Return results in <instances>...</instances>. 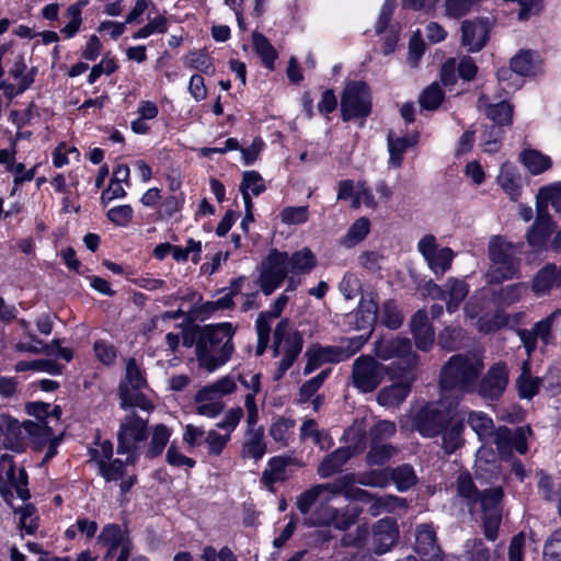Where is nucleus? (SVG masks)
<instances>
[{"instance_id": "cd10ccee", "label": "nucleus", "mask_w": 561, "mask_h": 561, "mask_svg": "<svg viewBox=\"0 0 561 561\" xmlns=\"http://www.w3.org/2000/svg\"><path fill=\"white\" fill-rule=\"evenodd\" d=\"M413 379L414 377L411 371H405L398 382H393L391 386L385 387L378 392V403L387 408L401 404L410 393Z\"/></svg>"}, {"instance_id": "393cba45", "label": "nucleus", "mask_w": 561, "mask_h": 561, "mask_svg": "<svg viewBox=\"0 0 561 561\" xmlns=\"http://www.w3.org/2000/svg\"><path fill=\"white\" fill-rule=\"evenodd\" d=\"M461 45L476 53L484 47L489 39L490 25L484 20H468L461 25Z\"/></svg>"}, {"instance_id": "8fccbe9b", "label": "nucleus", "mask_w": 561, "mask_h": 561, "mask_svg": "<svg viewBox=\"0 0 561 561\" xmlns=\"http://www.w3.org/2000/svg\"><path fill=\"white\" fill-rule=\"evenodd\" d=\"M468 424L478 437L488 442L489 439L495 440L494 424L491 417L483 412H471L468 416Z\"/></svg>"}, {"instance_id": "79ce46f5", "label": "nucleus", "mask_w": 561, "mask_h": 561, "mask_svg": "<svg viewBox=\"0 0 561 561\" xmlns=\"http://www.w3.org/2000/svg\"><path fill=\"white\" fill-rule=\"evenodd\" d=\"M561 284V271L554 265H546L534 277L531 288L536 295H545Z\"/></svg>"}, {"instance_id": "052dcab7", "label": "nucleus", "mask_w": 561, "mask_h": 561, "mask_svg": "<svg viewBox=\"0 0 561 561\" xmlns=\"http://www.w3.org/2000/svg\"><path fill=\"white\" fill-rule=\"evenodd\" d=\"M172 431L163 424L152 428V435L148 447V455L156 457L162 453L171 437Z\"/></svg>"}, {"instance_id": "0eeeda50", "label": "nucleus", "mask_w": 561, "mask_h": 561, "mask_svg": "<svg viewBox=\"0 0 561 561\" xmlns=\"http://www.w3.org/2000/svg\"><path fill=\"white\" fill-rule=\"evenodd\" d=\"M117 450L126 455V461L134 463L138 448L147 439V421L135 414H128L122 421L117 434Z\"/></svg>"}, {"instance_id": "864d4df0", "label": "nucleus", "mask_w": 561, "mask_h": 561, "mask_svg": "<svg viewBox=\"0 0 561 561\" xmlns=\"http://www.w3.org/2000/svg\"><path fill=\"white\" fill-rule=\"evenodd\" d=\"M540 385V379L530 375L529 363L524 362L520 376L516 380L518 394L524 399H530L538 392Z\"/></svg>"}, {"instance_id": "f257e3e1", "label": "nucleus", "mask_w": 561, "mask_h": 561, "mask_svg": "<svg viewBox=\"0 0 561 561\" xmlns=\"http://www.w3.org/2000/svg\"><path fill=\"white\" fill-rule=\"evenodd\" d=\"M482 369L483 363L478 356H453L442 370V400L454 404L459 400L461 393L476 391L477 378Z\"/></svg>"}, {"instance_id": "4468645a", "label": "nucleus", "mask_w": 561, "mask_h": 561, "mask_svg": "<svg viewBox=\"0 0 561 561\" xmlns=\"http://www.w3.org/2000/svg\"><path fill=\"white\" fill-rule=\"evenodd\" d=\"M354 483V474H344L332 483L317 484L297 497V507L301 514L306 515L317 500L328 502L337 494H344L346 488Z\"/></svg>"}, {"instance_id": "4d7b16f0", "label": "nucleus", "mask_w": 561, "mask_h": 561, "mask_svg": "<svg viewBox=\"0 0 561 561\" xmlns=\"http://www.w3.org/2000/svg\"><path fill=\"white\" fill-rule=\"evenodd\" d=\"M26 410L30 415L36 417L34 422H47L48 426H51V423H57L61 415V410L59 407H50V404L43 402L28 403L26 405Z\"/></svg>"}, {"instance_id": "c756f323", "label": "nucleus", "mask_w": 561, "mask_h": 561, "mask_svg": "<svg viewBox=\"0 0 561 561\" xmlns=\"http://www.w3.org/2000/svg\"><path fill=\"white\" fill-rule=\"evenodd\" d=\"M496 183L512 201L519 198L523 188L522 175L512 162L501 164Z\"/></svg>"}, {"instance_id": "a211bd4d", "label": "nucleus", "mask_w": 561, "mask_h": 561, "mask_svg": "<svg viewBox=\"0 0 561 561\" xmlns=\"http://www.w3.org/2000/svg\"><path fill=\"white\" fill-rule=\"evenodd\" d=\"M501 499L502 490L500 488L485 491L480 499L484 535L489 540H495L497 536L501 523Z\"/></svg>"}, {"instance_id": "f8f14e48", "label": "nucleus", "mask_w": 561, "mask_h": 561, "mask_svg": "<svg viewBox=\"0 0 561 561\" xmlns=\"http://www.w3.org/2000/svg\"><path fill=\"white\" fill-rule=\"evenodd\" d=\"M345 436L350 440H356L354 446H346L336 449L331 455L327 456L318 467V474L322 478H328L339 471L341 467L354 455L360 453L365 448L364 430L358 427H351Z\"/></svg>"}, {"instance_id": "39448f33", "label": "nucleus", "mask_w": 561, "mask_h": 561, "mask_svg": "<svg viewBox=\"0 0 561 561\" xmlns=\"http://www.w3.org/2000/svg\"><path fill=\"white\" fill-rule=\"evenodd\" d=\"M274 356H282L278 370L275 376L279 379L294 364L302 348V336L294 331L288 320H282L274 331Z\"/></svg>"}, {"instance_id": "c85d7f7f", "label": "nucleus", "mask_w": 561, "mask_h": 561, "mask_svg": "<svg viewBox=\"0 0 561 561\" xmlns=\"http://www.w3.org/2000/svg\"><path fill=\"white\" fill-rule=\"evenodd\" d=\"M316 264V255L308 248H302L301 250L293 253L290 256L288 255V267L291 276L288 279L285 293L294 291L299 285V280L295 279L294 277L295 275L310 273Z\"/></svg>"}, {"instance_id": "49530a36", "label": "nucleus", "mask_w": 561, "mask_h": 561, "mask_svg": "<svg viewBox=\"0 0 561 561\" xmlns=\"http://www.w3.org/2000/svg\"><path fill=\"white\" fill-rule=\"evenodd\" d=\"M417 142L416 135L396 136L390 133L388 137V149L390 153V163L394 167H400L404 152Z\"/></svg>"}, {"instance_id": "a878e982", "label": "nucleus", "mask_w": 561, "mask_h": 561, "mask_svg": "<svg viewBox=\"0 0 561 561\" xmlns=\"http://www.w3.org/2000/svg\"><path fill=\"white\" fill-rule=\"evenodd\" d=\"M530 434L528 426L517 427L512 432L506 427H501L495 433V444L499 451L504 455L512 449L517 450L519 454L527 451V436Z\"/></svg>"}, {"instance_id": "2f4dec72", "label": "nucleus", "mask_w": 561, "mask_h": 561, "mask_svg": "<svg viewBox=\"0 0 561 561\" xmlns=\"http://www.w3.org/2000/svg\"><path fill=\"white\" fill-rule=\"evenodd\" d=\"M194 402L196 404V413L208 419H215L225 408L221 399L213 392L208 385L195 393Z\"/></svg>"}, {"instance_id": "f3484780", "label": "nucleus", "mask_w": 561, "mask_h": 561, "mask_svg": "<svg viewBox=\"0 0 561 561\" xmlns=\"http://www.w3.org/2000/svg\"><path fill=\"white\" fill-rule=\"evenodd\" d=\"M417 249L426 260L428 267L437 275L449 270L454 260V252L449 248H439L433 236H424L417 243Z\"/></svg>"}, {"instance_id": "dca6fc26", "label": "nucleus", "mask_w": 561, "mask_h": 561, "mask_svg": "<svg viewBox=\"0 0 561 561\" xmlns=\"http://www.w3.org/2000/svg\"><path fill=\"white\" fill-rule=\"evenodd\" d=\"M354 484L346 488L344 496L348 500H355L369 504L368 511L373 516H378L382 513L394 512L398 508L405 506V501L401 497L392 495L375 496L369 492L359 488H354Z\"/></svg>"}, {"instance_id": "ddd939ff", "label": "nucleus", "mask_w": 561, "mask_h": 561, "mask_svg": "<svg viewBox=\"0 0 561 561\" xmlns=\"http://www.w3.org/2000/svg\"><path fill=\"white\" fill-rule=\"evenodd\" d=\"M288 267V253L272 250L262 262L260 285L265 295H271L284 282Z\"/></svg>"}, {"instance_id": "4be33fe9", "label": "nucleus", "mask_w": 561, "mask_h": 561, "mask_svg": "<svg viewBox=\"0 0 561 561\" xmlns=\"http://www.w3.org/2000/svg\"><path fill=\"white\" fill-rule=\"evenodd\" d=\"M357 515V511L340 513L328 504L321 503L306 523L310 526L332 525L339 529H346L354 523Z\"/></svg>"}, {"instance_id": "f704fd0d", "label": "nucleus", "mask_w": 561, "mask_h": 561, "mask_svg": "<svg viewBox=\"0 0 561 561\" xmlns=\"http://www.w3.org/2000/svg\"><path fill=\"white\" fill-rule=\"evenodd\" d=\"M519 162L531 175H539L552 168L550 156L534 149L525 148L519 153Z\"/></svg>"}, {"instance_id": "e433bc0d", "label": "nucleus", "mask_w": 561, "mask_h": 561, "mask_svg": "<svg viewBox=\"0 0 561 561\" xmlns=\"http://www.w3.org/2000/svg\"><path fill=\"white\" fill-rule=\"evenodd\" d=\"M411 330L414 335L416 346L422 351H427L434 342V331L427 321L425 311L419 310L413 316Z\"/></svg>"}, {"instance_id": "2eb2a0df", "label": "nucleus", "mask_w": 561, "mask_h": 561, "mask_svg": "<svg viewBox=\"0 0 561 561\" xmlns=\"http://www.w3.org/2000/svg\"><path fill=\"white\" fill-rule=\"evenodd\" d=\"M387 374L383 365L370 356H360L353 364V385L360 392L374 391Z\"/></svg>"}, {"instance_id": "603ef678", "label": "nucleus", "mask_w": 561, "mask_h": 561, "mask_svg": "<svg viewBox=\"0 0 561 561\" xmlns=\"http://www.w3.org/2000/svg\"><path fill=\"white\" fill-rule=\"evenodd\" d=\"M311 438L312 442L325 450L332 446V439L325 431H320L316 421L306 420L300 427V439L305 440Z\"/></svg>"}, {"instance_id": "5fc2aeb1", "label": "nucleus", "mask_w": 561, "mask_h": 561, "mask_svg": "<svg viewBox=\"0 0 561 561\" xmlns=\"http://www.w3.org/2000/svg\"><path fill=\"white\" fill-rule=\"evenodd\" d=\"M252 44L255 53L260 56L262 64L270 70L274 69V61L277 58V51L271 45L268 39L260 34H252Z\"/></svg>"}, {"instance_id": "6ab92c4d", "label": "nucleus", "mask_w": 561, "mask_h": 561, "mask_svg": "<svg viewBox=\"0 0 561 561\" xmlns=\"http://www.w3.org/2000/svg\"><path fill=\"white\" fill-rule=\"evenodd\" d=\"M337 199H352L353 207L358 208L362 205L369 209H376L379 205L375 196V192L371 191L364 182H354L345 180L340 182Z\"/></svg>"}, {"instance_id": "7c9ffc66", "label": "nucleus", "mask_w": 561, "mask_h": 561, "mask_svg": "<svg viewBox=\"0 0 561 561\" xmlns=\"http://www.w3.org/2000/svg\"><path fill=\"white\" fill-rule=\"evenodd\" d=\"M560 314L559 310L553 311L550 316L537 322L531 331H522L520 340L528 353L535 348L536 340L540 339L543 344H548L551 340L552 323Z\"/></svg>"}, {"instance_id": "a18cd8bd", "label": "nucleus", "mask_w": 561, "mask_h": 561, "mask_svg": "<svg viewBox=\"0 0 561 561\" xmlns=\"http://www.w3.org/2000/svg\"><path fill=\"white\" fill-rule=\"evenodd\" d=\"M465 425L461 421H450L445 427L442 426V447L446 454H453L463 444L462 433Z\"/></svg>"}, {"instance_id": "aec40b11", "label": "nucleus", "mask_w": 561, "mask_h": 561, "mask_svg": "<svg viewBox=\"0 0 561 561\" xmlns=\"http://www.w3.org/2000/svg\"><path fill=\"white\" fill-rule=\"evenodd\" d=\"M99 541L108 549L105 560L116 557V561H127L130 543L121 527L106 525L99 536Z\"/></svg>"}, {"instance_id": "9d476101", "label": "nucleus", "mask_w": 561, "mask_h": 561, "mask_svg": "<svg viewBox=\"0 0 561 561\" xmlns=\"http://www.w3.org/2000/svg\"><path fill=\"white\" fill-rule=\"evenodd\" d=\"M371 111V96L366 83L350 82L341 100V113L344 121L364 118Z\"/></svg>"}, {"instance_id": "4c0bfd02", "label": "nucleus", "mask_w": 561, "mask_h": 561, "mask_svg": "<svg viewBox=\"0 0 561 561\" xmlns=\"http://www.w3.org/2000/svg\"><path fill=\"white\" fill-rule=\"evenodd\" d=\"M479 106L483 110L488 118L499 126H507L513 121V106L506 102L501 101L497 103H489L488 99L481 96L479 99Z\"/></svg>"}, {"instance_id": "72a5a7b5", "label": "nucleus", "mask_w": 561, "mask_h": 561, "mask_svg": "<svg viewBox=\"0 0 561 561\" xmlns=\"http://www.w3.org/2000/svg\"><path fill=\"white\" fill-rule=\"evenodd\" d=\"M294 462L295 460L290 457L277 456L271 458L262 473V483L273 490L274 483L283 482L289 477L288 467Z\"/></svg>"}, {"instance_id": "c9c22d12", "label": "nucleus", "mask_w": 561, "mask_h": 561, "mask_svg": "<svg viewBox=\"0 0 561 561\" xmlns=\"http://www.w3.org/2000/svg\"><path fill=\"white\" fill-rule=\"evenodd\" d=\"M87 4L88 0H79L66 9L62 14L64 25L59 31L64 38H73L80 32L83 23L82 10Z\"/></svg>"}, {"instance_id": "9b49d317", "label": "nucleus", "mask_w": 561, "mask_h": 561, "mask_svg": "<svg viewBox=\"0 0 561 561\" xmlns=\"http://www.w3.org/2000/svg\"><path fill=\"white\" fill-rule=\"evenodd\" d=\"M0 494L7 503H11L14 495L22 500L28 497L26 473L14 466L9 455L0 457Z\"/></svg>"}, {"instance_id": "473e14b6", "label": "nucleus", "mask_w": 561, "mask_h": 561, "mask_svg": "<svg viewBox=\"0 0 561 561\" xmlns=\"http://www.w3.org/2000/svg\"><path fill=\"white\" fill-rule=\"evenodd\" d=\"M415 550L427 561L439 557L440 549L436 545L435 531L431 525H421L416 528Z\"/></svg>"}, {"instance_id": "13d9d810", "label": "nucleus", "mask_w": 561, "mask_h": 561, "mask_svg": "<svg viewBox=\"0 0 561 561\" xmlns=\"http://www.w3.org/2000/svg\"><path fill=\"white\" fill-rule=\"evenodd\" d=\"M169 23L168 19L161 14L157 13L154 16L148 15V22L138 28L133 34V39H145L153 34H163L168 31Z\"/></svg>"}, {"instance_id": "c03bdc74", "label": "nucleus", "mask_w": 561, "mask_h": 561, "mask_svg": "<svg viewBox=\"0 0 561 561\" xmlns=\"http://www.w3.org/2000/svg\"><path fill=\"white\" fill-rule=\"evenodd\" d=\"M7 51L3 57V61L9 66V75L14 80H22L23 78L30 75V69H27L25 62L24 51L18 47L12 45H5Z\"/></svg>"}, {"instance_id": "5701e85b", "label": "nucleus", "mask_w": 561, "mask_h": 561, "mask_svg": "<svg viewBox=\"0 0 561 561\" xmlns=\"http://www.w3.org/2000/svg\"><path fill=\"white\" fill-rule=\"evenodd\" d=\"M10 343L19 353L39 354L45 351L44 343L32 332L31 323L24 319L16 321L11 332Z\"/></svg>"}, {"instance_id": "1a4fd4ad", "label": "nucleus", "mask_w": 561, "mask_h": 561, "mask_svg": "<svg viewBox=\"0 0 561 561\" xmlns=\"http://www.w3.org/2000/svg\"><path fill=\"white\" fill-rule=\"evenodd\" d=\"M453 402L439 400L426 404L412 417L411 428L417 431L424 437H434L439 434L442 426L449 414Z\"/></svg>"}, {"instance_id": "a19ab883", "label": "nucleus", "mask_w": 561, "mask_h": 561, "mask_svg": "<svg viewBox=\"0 0 561 561\" xmlns=\"http://www.w3.org/2000/svg\"><path fill=\"white\" fill-rule=\"evenodd\" d=\"M377 302L370 296H364L360 299L358 309L355 313L356 328L358 330H367L370 332L374 324L378 320Z\"/></svg>"}, {"instance_id": "0e129e2a", "label": "nucleus", "mask_w": 561, "mask_h": 561, "mask_svg": "<svg viewBox=\"0 0 561 561\" xmlns=\"http://www.w3.org/2000/svg\"><path fill=\"white\" fill-rule=\"evenodd\" d=\"M394 454L396 449L392 446L373 443L367 455V463L370 466H381L387 462Z\"/></svg>"}, {"instance_id": "f03ea898", "label": "nucleus", "mask_w": 561, "mask_h": 561, "mask_svg": "<svg viewBox=\"0 0 561 561\" xmlns=\"http://www.w3.org/2000/svg\"><path fill=\"white\" fill-rule=\"evenodd\" d=\"M234 330L228 322L205 327L196 343V358L199 367L213 373L226 364L232 352Z\"/></svg>"}, {"instance_id": "ea45409f", "label": "nucleus", "mask_w": 561, "mask_h": 561, "mask_svg": "<svg viewBox=\"0 0 561 561\" xmlns=\"http://www.w3.org/2000/svg\"><path fill=\"white\" fill-rule=\"evenodd\" d=\"M23 424L0 415V448L5 447L15 451L22 450V443L19 439Z\"/></svg>"}, {"instance_id": "b1692460", "label": "nucleus", "mask_w": 561, "mask_h": 561, "mask_svg": "<svg viewBox=\"0 0 561 561\" xmlns=\"http://www.w3.org/2000/svg\"><path fill=\"white\" fill-rule=\"evenodd\" d=\"M23 430L33 438L37 447L48 445L43 461H48L57 454L59 438L55 435L53 426L47 422H24Z\"/></svg>"}, {"instance_id": "bb28decb", "label": "nucleus", "mask_w": 561, "mask_h": 561, "mask_svg": "<svg viewBox=\"0 0 561 561\" xmlns=\"http://www.w3.org/2000/svg\"><path fill=\"white\" fill-rule=\"evenodd\" d=\"M430 288V295L434 299H442L446 301L448 312L457 310L459 304L465 299L469 291L466 282L460 279H449L445 285V289H442L435 284H431Z\"/></svg>"}, {"instance_id": "20e7f679", "label": "nucleus", "mask_w": 561, "mask_h": 561, "mask_svg": "<svg viewBox=\"0 0 561 561\" xmlns=\"http://www.w3.org/2000/svg\"><path fill=\"white\" fill-rule=\"evenodd\" d=\"M536 201L538 216L527 233V239L531 245H541L551 232L550 217L543 215L541 208L550 204L557 213H561V181L541 186Z\"/></svg>"}, {"instance_id": "58836bf2", "label": "nucleus", "mask_w": 561, "mask_h": 561, "mask_svg": "<svg viewBox=\"0 0 561 561\" xmlns=\"http://www.w3.org/2000/svg\"><path fill=\"white\" fill-rule=\"evenodd\" d=\"M541 60L530 50H520L511 59V70L519 76H535L540 71Z\"/></svg>"}, {"instance_id": "37998d69", "label": "nucleus", "mask_w": 561, "mask_h": 561, "mask_svg": "<svg viewBox=\"0 0 561 561\" xmlns=\"http://www.w3.org/2000/svg\"><path fill=\"white\" fill-rule=\"evenodd\" d=\"M371 222L367 217L357 218L340 239V244L345 249H352L363 242L370 232Z\"/></svg>"}, {"instance_id": "423d86ee", "label": "nucleus", "mask_w": 561, "mask_h": 561, "mask_svg": "<svg viewBox=\"0 0 561 561\" xmlns=\"http://www.w3.org/2000/svg\"><path fill=\"white\" fill-rule=\"evenodd\" d=\"M367 339V335H359L350 340L347 346H310L305 354L307 362L304 374H311L314 369L327 362L337 363L347 359L365 344Z\"/></svg>"}, {"instance_id": "de8ad7c7", "label": "nucleus", "mask_w": 561, "mask_h": 561, "mask_svg": "<svg viewBox=\"0 0 561 561\" xmlns=\"http://www.w3.org/2000/svg\"><path fill=\"white\" fill-rule=\"evenodd\" d=\"M295 421L284 416H277L272 420L270 426V436L280 446H287L293 439Z\"/></svg>"}, {"instance_id": "6e6d98bb", "label": "nucleus", "mask_w": 561, "mask_h": 561, "mask_svg": "<svg viewBox=\"0 0 561 561\" xmlns=\"http://www.w3.org/2000/svg\"><path fill=\"white\" fill-rule=\"evenodd\" d=\"M265 190L264 181L256 171H245L242 176L240 191L243 202H252V196L260 195Z\"/></svg>"}, {"instance_id": "774afa93", "label": "nucleus", "mask_w": 561, "mask_h": 561, "mask_svg": "<svg viewBox=\"0 0 561 561\" xmlns=\"http://www.w3.org/2000/svg\"><path fill=\"white\" fill-rule=\"evenodd\" d=\"M543 561H561V528L547 539L543 547Z\"/></svg>"}, {"instance_id": "412c9836", "label": "nucleus", "mask_w": 561, "mask_h": 561, "mask_svg": "<svg viewBox=\"0 0 561 561\" xmlns=\"http://www.w3.org/2000/svg\"><path fill=\"white\" fill-rule=\"evenodd\" d=\"M508 383V369L505 363L499 362L490 367L480 385H477L478 392L490 399L499 398Z\"/></svg>"}, {"instance_id": "680f3d73", "label": "nucleus", "mask_w": 561, "mask_h": 561, "mask_svg": "<svg viewBox=\"0 0 561 561\" xmlns=\"http://www.w3.org/2000/svg\"><path fill=\"white\" fill-rule=\"evenodd\" d=\"M80 152L73 146L60 142L53 151V164L56 168H62L71 161H79Z\"/></svg>"}, {"instance_id": "6e6552de", "label": "nucleus", "mask_w": 561, "mask_h": 561, "mask_svg": "<svg viewBox=\"0 0 561 561\" xmlns=\"http://www.w3.org/2000/svg\"><path fill=\"white\" fill-rule=\"evenodd\" d=\"M399 538V529L394 519L382 518L378 520L371 530L367 526H359L357 528V537L355 543L369 542L371 549L380 554L389 551Z\"/></svg>"}, {"instance_id": "69168bd1", "label": "nucleus", "mask_w": 561, "mask_h": 561, "mask_svg": "<svg viewBox=\"0 0 561 561\" xmlns=\"http://www.w3.org/2000/svg\"><path fill=\"white\" fill-rule=\"evenodd\" d=\"M379 321L390 329H398L402 323V314L392 301L383 304L378 314Z\"/></svg>"}, {"instance_id": "3c124183", "label": "nucleus", "mask_w": 561, "mask_h": 561, "mask_svg": "<svg viewBox=\"0 0 561 561\" xmlns=\"http://www.w3.org/2000/svg\"><path fill=\"white\" fill-rule=\"evenodd\" d=\"M378 354L385 358L398 356L405 358L409 364L414 362V355L411 354V344L407 339H396L380 345Z\"/></svg>"}, {"instance_id": "338daca9", "label": "nucleus", "mask_w": 561, "mask_h": 561, "mask_svg": "<svg viewBox=\"0 0 561 561\" xmlns=\"http://www.w3.org/2000/svg\"><path fill=\"white\" fill-rule=\"evenodd\" d=\"M528 286L525 283L514 284L501 289L499 302L503 306H510L517 302L526 295Z\"/></svg>"}, {"instance_id": "bf43d9fd", "label": "nucleus", "mask_w": 561, "mask_h": 561, "mask_svg": "<svg viewBox=\"0 0 561 561\" xmlns=\"http://www.w3.org/2000/svg\"><path fill=\"white\" fill-rule=\"evenodd\" d=\"M119 397L123 408L137 407L144 411L153 409V403L140 390L131 391L127 386H119Z\"/></svg>"}, {"instance_id": "09e8293b", "label": "nucleus", "mask_w": 561, "mask_h": 561, "mask_svg": "<svg viewBox=\"0 0 561 561\" xmlns=\"http://www.w3.org/2000/svg\"><path fill=\"white\" fill-rule=\"evenodd\" d=\"M245 282V277H239L238 279L233 280L229 291L216 300L203 304L201 310L206 314H210L218 310L231 308L233 305L232 297L242 289Z\"/></svg>"}, {"instance_id": "7ed1b4c3", "label": "nucleus", "mask_w": 561, "mask_h": 561, "mask_svg": "<svg viewBox=\"0 0 561 561\" xmlns=\"http://www.w3.org/2000/svg\"><path fill=\"white\" fill-rule=\"evenodd\" d=\"M518 249L502 236H492L488 243L490 267L486 277L490 283L500 284L519 276Z\"/></svg>"}, {"instance_id": "e2e57ef3", "label": "nucleus", "mask_w": 561, "mask_h": 561, "mask_svg": "<svg viewBox=\"0 0 561 561\" xmlns=\"http://www.w3.org/2000/svg\"><path fill=\"white\" fill-rule=\"evenodd\" d=\"M121 386H127L131 391L140 390L146 386V379L142 376V371L133 358L128 359L126 364V377Z\"/></svg>"}]
</instances>
